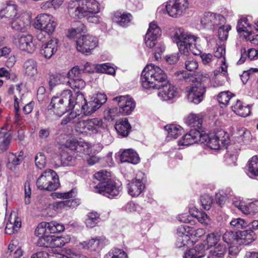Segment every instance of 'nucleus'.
I'll use <instances>...</instances> for the list:
<instances>
[{
	"label": "nucleus",
	"mask_w": 258,
	"mask_h": 258,
	"mask_svg": "<svg viewBox=\"0 0 258 258\" xmlns=\"http://www.w3.org/2000/svg\"><path fill=\"white\" fill-rule=\"evenodd\" d=\"M141 80L143 88L159 90L158 95L162 100H171L177 96L176 88L167 81L164 72L153 64L146 66L142 71Z\"/></svg>",
	"instance_id": "nucleus-1"
},
{
	"label": "nucleus",
	"mask_w": 258,
	"mask_h": 258,
	"mask_svg": "<svg viewBox=\"0 0 258 258\" xmlns=\"http://www.w3.org/2000/svg\"><path fill=\"white\" fill-rule=\"evenodd\" d=\"M198 39L197 37L188 34L181 28L175 29L172 37L173 41L178 47L180 53L183 55L185 69L190 72L194 71L199 66L198 61L190 56V52L197 55L199 52L196 47Z\"/></svg>",
	"instance_id": "nucleus-2"
},
{
	"label": "nucleus",
	"mask_w": 258,
	"mask_h": 258,
	"mask_svg": "<svg viewBox=\"0 0 258 258\" xmlns=\"http://www.w3.org/2000/svg\"><path fill=\"white\" fill-rule=\"evenodd\" d=\"M198 142L206 144L212 149L218 150L226 147L229 144V140L228 134L222 130L210 135L203 133V131L192 130L178 142L180 146H189Z\"/></svg>",
	"instance_id": "nucleus-3"
},
{
	"label": "nucleus",
	"mask_w": 258,
	"mask_h": 258,
	"mask_svg": "<svg viewBox=\"0 0 258 258\" xmlns=\"http://www.w3.org/2000/svg\"><path fill=\"white\" fill-rule=\"evenodd\" d=\"M68 10L76 18H86L92 23L100 22V18L95 15L99 12V4L96 0H72L69 4Z\"/></svg>",
	"instance_id": "nucleus-4"
},
{
	"label": "nucleus",
	"mask_w": 258,
	"mask_h": 258,
	"mask_svg": "<svg viewBox=\"0 0 258 258\" xmlns=\"http://www.w3.org/2000/svg\"><path fill=\"white\" fill-rule=\"evenodd\" d=\"M195 79V82L186 87L185 91L189 101L198 104L203 99L206 88L210 83V79L208 74L199 72L196 75Z\"/></svg>",
	"instance_id": "nucleus-5"
},
{
	"label": "nucleus",
	"mask_w": 258,
	"mask_h": 258,
	"mask_svg": "<svg viewBox=\"0 0 258 258\" xmlns=\"http://www.w3.org/2000/svg\"><path fill=\"white\" fill-rule=\"evenodd\" d=\"M75 100L72 92L69 89L64 90L52 98L49 107L50 109H53L54 113L60 117L75 108Z\"/></svg>",
	"instance_id": "nucleus-6"
},
{
	"label": "nucleus",
	"mask_w": 258,
	"mask_h": 258,
	"mask_svg": "<svg viewBox=\"0 0 258 258\" xmlns=\"http://www.w3.org/2000/svg\"><path fill=\"white\" fill-rule=\"evenodd\" d=\"M106 100L107 97L104 94L99 93L92 97L88 102H86L83 94L78 93L75 100V108L76 110H78L81 107L83 113L86 115H89L99 109Z\"/></svg>",
	"instance_id": "nucleus-7"
},
{
	"label": "nucleus",
	"mask_w": 258,
	"mask_h": 258,
	"mask_svg": "<svg viewBox=\"0 0 258 258\" xmlns=\"http://www.w3.org/2000/svg\"><path fill=\"white\" fill-rule=\"evenodd\" d=\"M256 238L253 230L248 229L238 231L235 232L226 231L223 236L224 241L228 245L245 244L248 245Z\"/></svg>",
	"instance_id": "nucleus-8"
},
{
	"label": "nucleus",
	"mask_w": 258,
	"mask_h": 258,
	"mask_svg": "<svg viewBox=\"0 0 258 258\" xmlns=\"http://www.w3.org/2000/svg\"><path fill=\"white\" fill-rule=\"evenodd\" d=\"M36 185L40 190H55L60 185L58 176L54 171L47 169L37 179Z\"/></svg>",
	"instance_id": "nucleus-9"
},
{
	"label": "nucleus",
	"mask_w": 258,
	"mask_h": 258,
	"mask_svg": "<svg viewBox=\"0 0 258 258\" xmlns=\"http://www.w3.org/2000/svg\"><path fill=\"white\" fill-rule=\"evenodd\" d=\"M98 45L97 38L90 35H83L76 40L77 50L86 55L91 54L92 50Z\"/></svg>",
	"instance_id": "nucleus-10"
},
{
	"label": "nucleus",
	"mask_w": 258,
	"mask_h": 258,
	"mask_svg": "<svg viewBox=\"0 0 258 258\" xmlns=\"http://www.w3.org/2000/svg\"><path fill=\"white\" fill-rule=\"evenodd\" d=\"M57 23L55 18L51 15L41 14L36 17L35 27L48 35L51 34L55 29Z\"/></svg>",
	"instance_id": "nucleus-11"
},
{
	"label": "nucleus",
	"mask_w": 258,
	"mask_h": 258,
	"mask_svg": "<svg viewBox=\"0 0 258 258\" xmlns=\"http://www.w3.org/2000/svg\"><path fill=\"white\" fill-rule=\"evenodd\" d=\"M95 188L97 192L109 199L118 197L122 189L121 183L112 180L108 181L104 185L102 184L96 185Z\"/></svg>",
	"instance_id": "nucleus-12"
},
{
	"label": "nucleus",
	"mask_w": 258,
	"mask_h": 258,
	"mask_svg": "<svg viewBox=\"0 0 258 258\" xmlns=\"http://www.w3.org/2000/svg\"><path fill=\"white\" fill-rule=\"evenodd\" d=\"M226 22L225 17L218 13L208 12L201 18V24L205 28L213 30Z\"/></svg>",
	"instance_id": "nucleus-13"
},
{
	"label": "nucleus",
	"mask_w": 258,
	"mask_h": 258,
	"mask_svg": "<svg viewBox=\"0 0 258 258\" xmlns=\"http://www.w3.org/2000/svg\"><path fill=\"white\" fill-rule=\"evenodd\" d=\"M128 194L132 197L139 196L145 188V174L141 171H139L137 177L127 184Z\"/></svg>",
	"instance_id": "nucleus-14"
},
{
	"label": "nucleus",
	"mask_w": 258,
	"mask_h": 258,
	"mask_svg": "<svg viewBox=\"0 0 258 258\" xmlns=\"http://www.w3.org/2000/svg\"><path fill=\"white\" fill-rule=\"evenodd\" d=\"M14 43L22 51L32 53L36 48L33 37L30 34L18 35L14 39Z\"/></svg>",
	"instance_id": "nucleus-15"
},
{
	"label": "nucleus",
	"mask_w": 258,
	"mask_h": 258,
	"mask_svg": "<svg viewBox=\"0 0 258 258\" xmlns=\"http://www.w3.org/2000/svg\"><path fill=\"white\" fill-rule=\"evenodd\" d=\"M113 100L117 102L119 113L123 115H129L135 108L136 102L129 95L117 96Z\"/></svg>",
	"instance_id": "nucleus-16"
},
{
	"label": "nucleus",
	"mask_w": 258,
	"mask_h": 258,
	"mask_svg": "<svg viewBox=\"0 0 258 258\" xmlns=\"http://www.w3.org/2000/svg\"><path fill=\"white\" fill-rule=\"evenodd\" d=\"M161 34V30L157 24L154 22L150 23L145 37V42L146 46L151 48L154 47L157 43V38Z\"/></svg>",
	"instance_id": "nucleus-17"
},
{
	"label": "nucleus",
	"mask_w": 258,
	"mask_h": 258,
	"mask_svg": "<svg viewBox=\"0 0 258 258\" xmlns=\"http://www.w3.org/2000/svg\"><path fill=\"white\" fill-rule=\"evenodd\" d=\"M66 146L72 150L84 154L90 155L92 152V146L84 141L70 140L66 143Z\"/></svg>",
	"instance_id": "nucleus-18"
},
{
	"label": "nucleus",
	"mask_w": 258,
	"mask_h": 258,
	"mask_svg": "<svg viewBox=\"0 0 258 258\" xmlns=\"http://www.w3.org/2000/svg\"><path fill=\"white\" fill-rule=\"evenodd\" d=\"M58 39L52 38L48 42L42 45L40 52L46 58H50L57 50Z\"/></svg>",
	"instance_id": "nucleus-19"
},
{
	"label": "nucleus",
	"mask_w": 258,
	"mask_h": 258,
	"mask_svg": "<svg viewBox=\"0 0 258 258\" xmlns=\"http://www.w3.org/2000/svg\"><path fill=\"white\" fill-rule=\"evenodd\" d=\"M24 152L21 151L19 154L9 153L8 155L7 167L11 171H15L18 165H20L24 160Z\"/></svg>",
	"instance_id": "nucleus-20"
},
{
	"label": "nucleus",
	"mask_w": 258,
	"mask_h": 258,
	"mask_svg": "<svg viewBox=\"0 0 258 258\" xmlns=\"http://www.w3.org/2000/svg\"><path fill=\"white\" fill-rule=\"evenodd\" d=\"M207 250L205 245L203 243L197 244L193 248H191L185 252L183 258H202L206 255Z\"/></svg>",
	"instance_id": "nucleus-21"
},
{
	"label": "nucleus",
	"mask_w": 258,
	"mask_h": 258,
	"mask_svg": "<svg viewBox=\"0 0 258 258\" xmlns=\"http://www.w3.org/2000/svg\"><path fill=\"white\" fill-rule=\"evenodd\" d=\"M21 226V219L17 217L16 214H11L6 224L5 232L7 234H12L17 232Z\"/></svg>",
	"instance_id": "nucleus-22"
},
{
	"label": "nucleus",
	"mask_w": 258,
	"mask_h": 258,
	"mask_svg": "<svg viewBox=\"0 0 258 258\" xmlns=\"http://www.w3.org/2000/svg\"><path fill=\"white\" fill-rule=\"evenodd\" d=\"M86 26L80 21H76L72 23L71 27L68 29L66 36L70 39H74L82 33L86 32Z\"/></svg>",
	"instance_id": "nucleus-23"
},
{
	"label": "nucleus",
	"mask_w": 258,
	"mask_h": 258,
	"mask_svg": "<svg viewBox=\"0 0 258 258\" xmlns=\"http://www.w3.org/2000/svg\"><path fill=\"white\" fill-rule=\"evenodd\" d=\"M105 240L104 237H98L92 238L88 241H84L81 244L84 248L90 249L91 251H96L104 246Z\"/></svg>",
	"instance_id": "nucleus-24"
},
{
	"label": "nucleus",
	"mask_w": 258,
	"mask_h": 258,
	"mask_svg": "<svg viewBox=\"0 0 258 258\" xmlns=\"http://www.w3.org/2000/svg\"><path fill=\"white\" fill-rule=\"evenodd\" d=\"M232 111L237 115L245 117L250 114V106L244 104L242 101L237 100L235 104L231 106Z\"/></svg>",
	"instance_id": "nucleus-25"
},
{
	"label": "nucleus",
	"mask_w": 258,
	"mask_h": 258,
	"mask_svg": "<svg viewBox=\"0 0 258 258\" xmlns=\"http://www.w3.org/2000/svg\"><path fill=\"white\" fill-rule=\"evenodd\" d=\"M185 122L189 126L194 127L189 133L192 130L199 131L202 126L203 116L199 114L191 113L185 119Z\"/></svg>",
	"instance_id": "nucleus-26"
},
{
	"label": "nucleus",
	"mask_w": 258,
	"mask_h": 258,
	"mask_svg": "<svg viewBox=\"0 0 258 258\" xmlns=\"http://www.w3.org/2000/svg\"><path fill=\"white\" fill-rule=\"evenodd\" d=\"M121 162H128L134 164H137L140 161L138 154L132 149L124 150L120 155Z\"/></svg>",
	"instance_id": "nucleus-27"
},
{
	"label": "nucleus",
	"mask_w": 258,
	"mask_h": 258,
	"mask_svg": "<svg viewBox=\"0 0 258 258\" xmlns=\"http://www.w3.org/2000/svg\"><path fill=\"white\" fill-rule=\"evenodd\" d=\"M23 71L25 75L29 77L36 76L38 73L37 63L33 59H29L23 64Z\"/></svg>",
	"instance_id": "nucleus-28"
},
{
	"label": "nucleus",
	"mask_w": 258,
	"mask_h": 258,
	"mask_svg": "<svg viewBox=\"0 0 258 258\" xmlns=\"http://www.w3.org/2000/svg\"><path fill=\"white\" fill-rule=\"evenodd\" d=\"M115 128L119 135L122 137H126L130 133L131 126L127 118H122L116 122Z\"/></svg>",
	"instance_id": "nucleus-29"
},
{
	"label": "nucleus",
	"mask_w": 258,
	"mask_h": 258,
	"mask_svg": "<svg viewBox=\"0 0 258 258\" xmlns=\"http://www.w3.org/2000/svg\"><path fill=\"white\" fill-rule=\"evenodd\" d=\"M28 20L25 19L24 16L15 18L10 23V26L15 31L24 32L26 30V26L28 25Z\"/></svg>",
	"instance_id": "nucleus-30"
},
{
	"label": "nucleus",
	"mask_w": 258,
	"mask_h": 258,
	"mask_svg": "<svg viewBox=\"0 0 258 258\" xmlns=\"http://www.w3.org/2000/svg\"><path fill=\"white\" fill-rule=\"evenodd\" d=\"M132 18L130 13L126 12H116L113 17V21L121 26H125L129 23Z\"/></svg>",
	"instance_id": "nucleus-31"
},
{
	"label": "nucleus",
	"mask_w": 258,
	"mask_h": 258,
	"mask_svg": "<svg viewBox=\"0 0 258 258\" xmlns=\"http://www.w3.org/2000/svg\"><path fill=\"white\" fill-rule=\"evenodd\" d=\"M17 6L13 1L8 2L6 6L0 11L1 19L4 17L12 18L17 15Z\"/></svg>",
	"instance_id": "nucleus-32"
},
{
	"label": "nucleus",
	"mask_w": 258,
	"mask_h": 258,
	"mask_svg": "<svg viewBox=\"0 0 258 258\" xmlns=\"http://www.w3.org/2000/svg\"><path fill=\"white\" fill-rule=\"evenodd\" d=\"M165 129L167 132V140L175 139L183 132V128L178 125L168 124L165 126Z\"/></svg>",
	"instance_id": "nucleus-33"
},
{
	"label": "nucleus",
	"mask_w": 258,
	"mask_h": 258,
	"mask_svg": "<svg viewBox=\"0 0 258 258\" xmlns=\"http://www.w3.org/2000/svg\"><path fill=\"white\" fill-rule=\"evenodd\" d=\"M238 32H245L249 37L253 32L252 26L248 22L247 18L242 17L239 19L236 27Z\"/></svg>",
	"instance_id": "nucleus-34"
},
{
	"label": "nucleus",
	"mask_w": 258,
	"mask_h": 258,
	"mask_svg": "<svg viewBox=\"0 0 258 258\" xmlns=\"http://www.w3.org/2000/svg\"><path fill=\"white\" fill-rule=\"evenodd\" d=\"M241 57L237 62L238 64L243 63L245 61L246 57L250 60H254L258 58V50L254 48L249 49L246 53V49L243 48L241 49Z\"/></svg>",
	"instance_id": "nucleus-35"
},
{
	"label": "nucleus",
	"mask_w": 258,
	"mask_h": 258,
	"mask_svg": "<svg viewBox=\"0 0 258 258\" xmlns=\"http://www.w3.org/2000/svg\"><path fill=\"white\" fill-rule=\"evenodd\" d=\"M248 175L252 177V176H258V156H254L251 158L247 164Z\"/></svg>",
	"instance_id": "nucleus-36"
},
{
	"label": "nucleus",
	"mask_w": 258,
	"mask_h": 258,
	"mask_svg": "<svg viewBox=\"0 0 258 258\" xmlns=\"http://www.w3.org/2000/svg\"><path fill=\"white\" fill-rule=\"evenodd\" d=\"M226 251V247L225 245L219 243L210 250L208 257L209 258H221L224 255Z\"/></svg>",
	"instance_id": "nucleus-37"
},
{
	"label": "nucleus",
	"mask_w": 258,
	"mask_h": 258,
	"mask_svg": "<svg viewBox=\"0 0 258 258\" xmlns=\"http://www.w3.org/2000/svg\"><path fill=\"white\" fill-rule=\"evenodd\" d=\"M102 125V121L101 119L94 118L87 120V128L89 132L96 133Z\"/></svg>",
	"instance_id": "nucleus-38"
},
{
	"label": "nucleus",
	"mask_w": 258,
	"mask_h": 258,
	"mask_svg": "<svg viewBox=\"0 0 258 258\" xmlns=\"http://www.w3.org/2000/svg\"><path fill=\"white\" fill-rule=\"evenodd\" d=\"M94 177L95 180L98 181L96 185L99 184L104 185L108 181L111 180L109 177L110 173L106 170H101L96 172Z\"/></svg>",
	"instance_id": "nucleus-39"
},
{
	"label": "nucleus",
	"mask_w": 258,
	"mask_h": 258,
	"mask_svg": "<svg viewBox=\"0 0 258 258\" xmlns=\"http://www.w3.org/2000/svg\"><path fill=\"white\" fill-rule=\"evenodd\" d=\"M21 84H18L16 88V94L14 96V110L15 111H20V105L23 104L24 94H21Z\"/></svg>",
	"instance_id": "nucleus-40"
},
{
	"label": "nucleus",
	"mask_w": 258,
	"mask_h": 258,
	"mask_svg": "<svg viewBox=\"0 0 258 258\" xmlns=\"http://www.w3.org/2000/svg\"><path fill=\"white\" fill-rule=\"evenodd\" d=\"M67 83L72 89L75 91H77V95L78 93H80L79 90H82L86 86V83L82 78L69 80Z\"/></svg>",
	"instance_id": "nucleus-41"
},
{
	"label": "nucleus",
	"mask_w": 258,
	"mask_h": 258,
	"mask_svg": "<svg viewBox=\"0 0 258 258\" xmlns=\"http://www.w3.org/2000/svg\"><path fill=\"white\" fill-rule=\"evenodd\" d=\"M66 77L64 75L55 73L50 76L49 78V85L50 89L64 82Z\"/></svg>",
	"instance_id": "nucleus-42"
},
{
	"label": "nucleus",
	"mask_w": 258,
	"mask_h": 258,
	"mask_svg": "<svg viewBox=\"0 0 258 258\" xmlns=\"http://www.w3.org/2000/svg\"><path fill=\"white\" fill-rule=\"evenodd\" d=\"M46 229L48 234L62 232L64 230L63 225L58 223L55 221L46 222Z\"/></svg>",
	"instance_id": "nucleus-43"
},
{
	"label": "nucleus",
	"mask_w": 258,
	"mask_h": 258,
	"mask_svg": "<svg viewBox=\"0 0 258 258\" xmlns=\"http://www.w3.org/2000/svg\"><path fill=\"white\" fill-rule=\"evenodd\" d=\"M80 204V200L78 199H70L61 201L54 203V207L60 208H74Z\"/></svg>",
	"instance_id": "nucleus-44"
},
{
	"label": "nucleus",
	"mask_w": 258,
	"mask_h": 258,
	"mask_svg": "<svg viewBox=\"0 0 258 258\" xmlns=\"http://www.w3.org/2000/svg\"><path fill=\"white\" fill-rule=\"evenodd\" d=\"M220 237L221 234L217 232H213L208 234L206 239L208 246L206 248L208 249V248L217 245V244H219L218 242L220 240Z\"/></svg>",
	"instance_id": "nucleus-45"
},
{
	"label": "nucleus",
	"mask_w": 258,
	"mask_h": 258,
	"mask_svg": "<svg viewBox=\"0 0 258 258\" xmlns=\"http://www.w3.org/2000/svg\"><path fill=\"white\" fill-rule=\"evenodd\" d=\"M7 130L5 129L4 127H2L0 131V138H5L0 144V149L2 151L7 150L11 141L10 135L7 133Z\"/></svg>",
	"instance_id": "nucleus-46"
},
{
	"label": "nucleus",
	"mask_w": 258,
	"mask_h": 258,
	"mask_svg": "<svg viewBox=\"0 0 258 258\" xmlns=\"http://www.w3.org/2000/svg\"><path fill=\"white\" fill-rule=\"evenodd\" d=\"M77 116L75 120L73 121V123H75V127L76 131L82 134H87L88 133V129L87 128V120H80Z\"/></svg>",
	"instance_id": "nucleus-47"
},
{
	"label": "nucleus",
	"mask_w": 258,
	"mask_h": 258,
	"mask_svg": "<svg viewBox=\"0 0 258 258\" xmlns=\"http://www.w3.org/2000/svg\"><path fill=\"white\" fill-rule=\"evenodd\" d=\"M235 95L230 91H224L220 93L218 96V100L220 104L227 105L230 100H233Z\"/></svg>",
	"instance_id": "nucleus-48"
},
{
	"label": "nucleus",
	"mask_w": 258,
	"mask_h": 258,
	"mask_svg": "<svg viewBox=\"0 0 258 258\" xmlns=\"http://www.w3.org/2000/svg\"><path fill=\"white\" fill-rule=\"evenodd\" d=\"M99 215L96 212L89 213L85 220L86 226L89 228L95 227L99 222Z\"/></svg>",
	"instance_id": "nucleus-49"
},
{
	"label": "nucleus",
	"mask_w": 258,
	"mask_h": 258,
	"mask_svg": "<svg viewBox=\"0 0 258 258\" xmlns=\"http://www.w3.org/2000/svg\"><path fill=\"white\" fill-rule=\"evenodd\" d=\"M96 69L97 72L99 73H106L112 75H114L115 73L114 69L109 63L98 64L96 66Z\"/></svg>",
	"instance_id": "nucleus-50"
},
{
	"label": "nucleus",
	"mask_w": 258,
	"mask_h": 258,
	"mask_svg": "<svg viewBox=\"0 0 258 258\" xmlns=\"http://www.w3.org/2000/svg\"><path fill=\"white\" fill-rule=\"evenodd\" d=\"M104 258H127V256L123 250L113 248L105 254Z\"/></svg>",
	"instance_id": "nucleus-51"
},
{
	"label": "nucleus",
	"mask_w": 258,
	"mask_h": 258,
	"mask_svg": "<svg viewBox=\"0 0 258 258\" xmlns=\"http://www.w3.org/2000/svg\"><path fill=\"white\" fill-rule=\"evenodd\" d=\"M191 216L196 218L199 222L204 224H208L210 219L207 214L204 212L196 211V213H192L191 210L189 211Z\"/></svg>",
	"instance_id": "nucleus-52"
},
{
	"label": "nucleus",
	"mask_w": 258,
	"mask_h": 258,
	"mask_svg": "<svg viewBox=\"0 0 258 258\" xmlns=\"http://www.w3.org/2000/svg\"><path fill=\"white\" fill-rule=\"evenodd\" d=\"M53 235H49L48 234L44 236H40L37 242L39 246L52 247Z\"/></svg>",
	"instance_id": "nucleus-53"
},
{
	"label": "nucleus",
	"mask_w": 258,
	"mask_h": 258,
	"mask_svg": "<svg viewBox=\"0 0 258 258\" xmlns=\"http://www.w3.org/2000/svg\"><path fill=\"white\" fill-rule=\"evenodd\" d=\"M166 9L168 15L172 17H177L182 14L174 3L171 4L168 3L166 5Z\"/></svg>",
	"instance_id": "nucleus-54"
},
{
	"label": "nucleus",
	"mask_w": 258,
	"mask_h": 258,
	"mask_svg": "<svg viewBox=\"0 0 258 258\" xmlns=\"http://www.w3.org/2000/svg\"><path fill=\"white\" fill-rule=\"evenodd\" d=\"M231 26L221 25L219 26L218 30V37L222 41L227 40L228 36V32L231 30Z\"/></svg>",
	"instance_id": "nucleus-55"
},
{
	"label": "nucleus",
	"mask_w": 258,
	"mask_h": 258,
	"mask_svg": "<svg viewBox=\"0 0 258 258\" xmlns=\"http://www.w3.org/2000/svg\"><path fill=\"white\" fill-rule=\"evenodd\" d=\"M200 202L203 208L206 210H209L213 203V199L209 195H203L200 198Z\"/></svg>",
	"instance_id": "nucleus-56"
},
{
	"label": "nucleus",
	"mask_w": 258,
	"mask_h": 258,
	"mask_svg": "<svg viewBox=\"0 0 258 258\" xmlns=\"http://www.w3.org/2000/svg\"><path fill=\"white\" fill-rule=\"evenodd\" d=\"M35 162L36 167L39 169H42L46 165V157L43 153H38L35 157Z\"/></svg>",
	"instance_id": "nucleus-57"
},
{
	"label": "nucleus",
	"mask_w": 258,
	"mask_h": 258,
	"mask_svg": "<svg viewBox=\"0 0 258 258\" xmlns=\"http://www.w3.org/2000/svg\"><path fill=\"white\" fill-rule=\"evenodd\" d=\"M230 224V226L235 229L244 228L248 225L247 222L240 218L233 219Z\"/></svg>",
	"instance_id": "nucleus-58"
},
{
	"label": "nucleus",
	"mask_w": 258,
	"mask_h": 258,
	"mask_svg": "<svg viewBox=\"0 0 258 258\" xmlns=\"http://www.w3.org/2000/svg\"><path fill=\"white\" fill-rule=\"evenodd\" d=\"M190 242V238L185 234L179 235L177 238L175 244L178 248L187 245Z\"/></svg>",
	"instance_id": "nucleus-59"
},
{
	"label": "nucleus",
	"mask_w": 258,
	"mask_h": 258,
	"mask_svg": "<svg viewBox=\"0 0 258 258\" xmlns=\"http://www.w3.org/2000/svg\"><path fill=\"white\" fill-rule=\"evenodd\" d=\"M154 46V57L158 61L161 59V54L164 51L165 46L162 42H157Z\"/></svg>",
	"instance_id": "nucleus-60"
},
{
	"label": "nucleus",
	"mask_w": 258,
	"mask_h": 258,
	"mask_svg": "<svg viewBox=\"0 0 258 258\" xmlns=\"http://www.w3.org/2000/svg\"><path fill=\"white\" fill-rule=\"evenodd\" d=\"M52 247H60L63 246L68 241L63 237H57L53 235Z\"/></svg>",
	"instance_id": "nucleus-61"
},
{
	"label": "nucleus",
	"mask_w": 258,
	"mask_h": 258,
	"mask_svg": "<svg viewBox=\"0 0 258 258\" xmlns=\"http://www.w3.org/2000/svg\"><path fill=\"white\" fill-rule=\"evenodd\" d=\"M68 78L69 80H72L73 79H78L81 78V71L78 67H75L72 68L68 73Z\"/></svg>",
	"instance_id": "nucleus-62"
},
{
	"label": "nucleus",
	"mask_w": 258,
	"mask_h": 258,
	"mask_svg": "<svg viewBox=\"0 0 258 258\" xmlns=\"http://www.w3.org/2000/svg\"><path fill=\"white\" fill-rule=\"evenodd\" d=\"M51 196L53 199H68L73 197L72 191H69L67 192H55L51 194Z\"/></svg>",
	"instance_id": "nucleus-63"
},
{
	"label": "nucleus",
	"mask_w": 258,
	"mask_h": 258,
	"mask_svg": "<svg viewBox=\"0 0 258 258\" xmlns=\"http://www.w3.org/2000/svg\"><path fill=\"white\" fill-rule=\"evenodd\" d=\"M46 225L45 222L40 223L35 230V234L40 236L48 234Z\"/></svg>",
	"instance_id": "nucleus-64"
}]
</instances>
